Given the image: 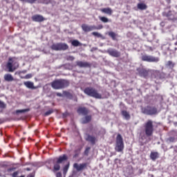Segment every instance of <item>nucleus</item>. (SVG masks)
Listing matches in <instances>:
<instances>
[{
	"mask_svg": "<svg viewBox=\"0 0 177 177\" xmlns=\"http://www.w3.org/2000/svg\"><path fill=\"white\" fill-rule=\"evenodd\" d=\"M68 85V81L64 80H55L51 84V86L54 89H62L63 88H66Z\"/></svg>",
	"mask_w": 177,
	"mask_h": 177,
	"instance_id": "nucleus-1",
	"label": "nucleus"
},
{
	"mask_svg": "<svg viewBox=\"0 0 177 177\" xmlns=\"http://www.w3.org/2000/svg\"><path fill=\"white\" fill-rule=\"evenodd\" d=\"M84 93L91 97H95V99H102V94L97 93V91L92 87H87L84 90Z\"/></svg>",
	"mask_w": 177,
	"mask_h": 177,
	"instance_id": "nucleus-2",
	"label": "nucleus"
},
{
	"mask_svg": "<svg viewBox=\"0 0 177 177\" xmlns=\"http://www.w3.org/2000/svg\"><path fill=\"white\" fill-rule=\"evenodd\" d=\"M116 151L121 152L124 150V141L120 134H118L116 138V146L115 148Z\"/></svg>",
	"mask_w": 177,
	"mask_h": 177,
	"instance_id": "nucleus-3",
	"label": "nucleus"
},
{
	"mask_svg": "<svg viewBox=\"0 0 177 177\" xmlns=\"http://www.w3.org/2000/svg\"><path fill=\"white\" fill-rule=\"evenodd\" d=\"M145 133L147 136H151L154 131L153 128V122L151 120H148L145 124Z\"/></svg>",
	"mask_w": 177,
	"mask_h": 177,
	"instance_id": "nucleus-4",
	"label": "nucleus"
},
{
	"mask_svg": "<svg viewBox=\"0 0 177 177\" xmlns=\"http://www.w3.org/2000/svg\"><path fill=\"white\" fill-rule=\"evenodd\" d=\"M53 50H66L68 49V46L66 44L57 43L51 46Z\"/></svg>",
	"mask_w": 177,
	"mask_h": 177,
	"instance_id": "nucleus-5",
	"label": "nucleus"
},
{
	"mask_svg": "<svg viewBox=\"0 0 177 177\" xmlns=\"http://www.w3.org/2000/svg\"><path fill=\"white\" fill-rule=\"evenodd\" d=\"M143 62H148L149 63H157L160 62V58L151 55H145L142 56Z\"/></svg>",
	"mask_w": 177,
	"mask_h": 177,
	"instance_id": "nucleus-6",
	"label": "nucleus"
},
{
	"mask_svg": "<svg viewBox=\"0 0 177 177\" xmlns=\"http://www.w3.org/2000/svg\"><path fill=\"white\" fill-rule=\"evenodd\" d=\"M19 67V64L17 62L13 63L12 58L9 59V62L7 64V68L10 73H13Z\"/></svg>",
	"mask_w": 177,
	"mask_h": 177,
	"instance_id": "nucleus-7",
	"label": "nucleus"
},
{
	"mask_svg": "<svg viewBox=\"0 0 177 177\" xmlns=\"http://www.w3.org/2000/svg\"><path fill=\"white\" fill-rule=\"evenodd\" d=\"M144 114H147L148 115H153L157 114V109L155 107L147 106L142 110Z\"/></svg>",
	"mask_w": 177,
	"mask_h": 177,
	"instance_id": "nucleus-8",
	"label": "nucleus"
},
{
	"mask_svg": "<svg viewBox=\"0 0 177 177\" xmlns=\"http://www.w3.org/2000/svg\"><path fill=\"white\" fill-rule=\"evenodd\" d=\"M82 28L84 32H89L91 31H93L95 30V25L88 26L87 24H82Z\"/></svg>",
	"mask_w": 177,
	"mask_h": 177,
	"instance_id": "nucleus-9",
	"label": "nucleus"
},
{
	"mask_svg": "<svg viewBox=\"0 0 177 177\" xmlns=\"http://www.w3.org/2000/svg\"><path fill=\"white\" fill-rule=\"evenodd\" d=\"M32 21H36L37 23H41L45 20V18L42 15H35L32 17Z\"/></svg>",
	"mask_w": 177,
	"mask_h": 177,
	"instance_id": "nucleus-10",
	"label": "nucleus"
},
{
	"mask_svg": "<svg viewBox=\"0 0 177 177\" xmlns=\"http://www.w3.org/2000/svg\"><path fill=\"white\" fill-rule=\"evenodd\" d=\"M107 53L110 55V56H113V57H120V53L115 49L109 48L107 50Z\"/></svg>",
	"mask_w": 177,
	"mask_h": 177,
	"instance_id": "nucleus-11",
	"label": "nucleus"
},
{
	"mask_svg": "<svg viewBox=\"0 0 177 177\" xmlns=\"http://www.w3.org/2000/svg\"><path fill=\"white\" fill-rule=\"evenodd\" d=\"M73 167L78 171H82L84 168H86V163H82V164H78V163H75L73 165Z\"/></svg>",
	"mask_w": 177,
	"mask_h": 177,
	"instance_id": "nucleus-12",
	"label": "nucleus"
},
{
	"mask_svg": "<svg viewBox=\"0 0 177 177\" xmlns=\"http://www.w3.org/2000/svg\"><path fill=\"white\" fill-rule=\"evenodd\" d=\"M24 84L25 85V86H26V88H28V89H37V87H35L34 86V82H30V81H28V82H25L24 83Z\"/></svg>",
	"mask_w": 177,
	"mask_h": 177,
	"instance_id": "nucleus-13",
	"label": "nucleus"
},
{
	"mask_svg": "<svg viewBox=\"0 0 177 177\" xmlns=\"http://www.w3.org/2000/svg\"><path fill=\"white\" fill-rule=\"evenodd\" d=\"M78 114H82V115H86L88 114V109L85 107H80L77 109Z\"/></svg>",
	"mask_w": 177,
	"mask_h": 177,
	"instance_id": "nucleus-14",
	"label": "nucleus"
},
{
	"mask_svg": "<svg viewBox=\"0 0 177 177\" xmlns=\"http://www.w3.org/2000/svg\"><path fill=\"white\" fill-rule=\"evenodd\" d=\"M139 74L140 75V77H144V78H146V77H147L149 75V71L146 70V69H140L139 71Z\"/></svg>",
	"mask_w": 177,
	"mask_h": 177,
	"instance_id": "nucleus-15",
	"label": "nucleus"
},
{
	"mask_svg": "<svg viewBox=\"0 0 177 177\" xmlns=\"http://www.w3.org/2000/svg\"><path fill=\"white\" fill-rule=\"evenodd\" d=\"M76 64L79 67H89V63L85 62L79 61L76 62Z\"/></svg>",
	"mask_w": 177,
	"mask_h": 177,
	"instance_id": "nucleus-16",
	"label": "nucleus"
},
{
	"mask_svg": "<svg viewBox=\"0 0 177 177\" xmlns=\"http://www.w3.org/2000/svg\"><path fill=\"white\" fill-rule=\"evenodd\" d=\"M86 140L87 142H90L92 145H95L96 142V138L93 137V136H88Z\"/></svg>",
	"mask_w": 177,
	"mask_h": 177,
	"instance_id": "nucleus-17",
	"label": "nucleus"
},
{
	"mask_svg": "<svg viewBox=\"0 0 177 177\" xmlns=\"http://www.w3.org/2000/svg\"><path fill=\"white\" fill-rule=\"evenodd\" d=\"M67 156L66 155H63L59 157L57 160V163L58 164H62V162H64V161H67Z\"/></svg>",
	"mask_w": 177,
	"mask_h": 177,
	"instance_id": "nucleus-18",
	"label": "nucleus"
},
{
	"mask_svg": "<svg viewBox=\"0 0 177 177\" xmlns=\"http://www.w3.org/2000/svg\"><path fill=\"white\" fill-rule=\"evenodd\" d=\"M4 80H5V81H7L8 82H11L12 81H13L14 78L11 74H6L4 75Z\"/></svg>",
	"mask_w": 177,
	"mask_h": 177,
	"instance_id": "nucleus-19",
	"label": "nucleus"
},
{
	"mask_svg": "<svg viewBox=\"0 0 177 177\" xmlns=\"http://www.w3.org/2000/svg\"><path fill=\"white\" fill-rule=\"evenodd\" d=\"M138 9H140V10H146L147 9V6L145 3H140L137 5Z\"/></svg>",
	"mask_w": 177,
	"mask_h": 177,
	"instance_id": "nucleus-20",
	"label": "nucleus"
},
{
	"mask_svg": "<svg viewBox=\"0 0 177 177\" xmlns=\"http://www.w3.org/2000/svg\"><path fill=\"white\" fill-rule=\"evenodd\" d=\"M150 158L152 159L153 161H156V160L158 158V152H151L150 154Z\"/></svg>",
	"mask_w": 177,
	"mask_h": 177,
	"instance_id": "nucleus-21",
	"label": "nucleus"
},
{
	"mask_svg": "<svg viewBox=\"0 0 177 177\" xmlns=\"http://www.w3.org/2000/svg\"><path fill=\"white\" fill-rule=\"evenodd\" d=\"M122 115H123L124 118H125V120L131 119V115H129V113H128L127 111H122Z\"/></svg>",
	"mask_w": 177,
	"mask_h": 177,
	"instance_id": "nucleus-22",
	"label": "nucleus"
},
{
	"mask_svg": "<svg viewBox=\"0 0 177 177\" xmlns=\"http://www.w3.org/2000/svg\"><path fill=\"white\" fill-rule=\"evenodd\" d=\"M92 120V117L91 115H87L84 118L82 119V124H88L89 121Z\"/></svg>",
	"mask_w": 177,
	"mask_h": 177,
	"instance_id": "nucleus-23",
	"label": "nucleus"
},
{
	"mask_svg": "<svg viewBox=\"0 0 177 177\" xmlns=\"http://www.w3.org/2000/svg\"><path fill=\"white\" fill-rule=\"evenodd\" d=\"M102 12H103V13H106V15H111V13H113V10H111L110 8H103Z\"/></svg>",
	"mask_w": 177,
	"mask_h": 177,
	"instance_id": "nucleus-24",
	"label": "nucleus"
},
{
	"mask_svg": "<svg viewBox=\"0 0 177 177\" xmlns=\"http://www.w3.org/2000/svg\"><path fill=\"white\" fill-rule=\"evenodd\" d=\"M167 66L169 67V68H174V67H175V63L172 62V61H168Z\"/></svg>",
	"mask_w": 177,
	"mask_h": 177,
	"instance_id": "nucleus-25",
	"label": "nucleus"
},
{
	"mask_svg": "<svg viewBox=\"0 0 177 177\" xmlns=\"http://www.w3.org/2000/svg\"><path fill=\"white\" fill-rule=\"evenodd\" d=\"M92 35H94V37H97V38H103V35L97 32H93Z\"/></svg>",
	"mask_w": 177,
	"mask_h": 177,
	"instance_id": "nucleus-26",
	"label": "nucleus"
},
{
	"mask_svg": "<svg viewBox=\"0 0 177 177\" xmlns=\"http://www.w3.org/2000/svg\"><path fill=\"white\" fill-rule=\"evenodd\" d=\"M68 168H70V164L66 165L64 167V169H63L64 175H66V174H67V171H68Z\"/></svg>",
	"mask_w": 177,
	"mask_h": 177,
	"instance_id": "nucleus-27",
	"label": "nucleus"
},
{
	"mask_svg": "<svg viewBox=\"0 0 177 177\" xmlns=\"http://www.w3.org/2000/svg\"><path fill=\"white\" fill-rule=\"evenodd\" d=\"M100 20H101V21L103 23H109V19H107L106 17H101Z\"/></svg>",
	"mask_w": 177,
	"mask_h": 177,
	"instance_id": "nucleus-28",
	"label": "nucleus"
},
{
	"mask_svg": "<svg viewBox=\"0 0 177 177\" xmlns=\"http://www.w3.org/2000/svg\"><path fill=\"white\" fill-rule=\"evenodd\" d=\"M73 46H80V41L78 40L72 41Z\"/></svg>",
	"mask_w": 177,
	"mask_h": 177,
	"instance_id": "nucleus-29",
	"label": "nucleus"
},
{
	"mask_svg": "<svg viewBox=\"0 0 177 177\" xmlns=\"http://www.w3.org/2000/svg\"><path fill=\"white\" fill-rule=\"evenodd\" d=\"M60 163H57L54 165V171H59L60 169Z\"/></svg>",
	"mask_w": 177,
	"mask_h": 177,
	"instance_id": "nucleus-30",
	"label": "nucleus"
},
{
	"mask_svg": "<svg viewBox=\"0 0 177 177\" xmlns=\"http://www.w3.org/2000/svg\"><path fill=\"white\" fill-rule=\"evenodd\" d=\"M109 35L111 37L112 39H115L116 35L114 32H109Z\"/></svg>",
	"mask_w": 177,
	"mask_h": 177,
	"instance_id": "nucleus-31",
	"label": "nucleus"
},
{
	"mask_svg": "<svg viewBox=\"0 0 177 177\" xmlns=\"http://www.w3.org/2000/svg\"><path fill=\"white\" fill-rule=\"evenodd\" d=\"M28 111V109H22V110H17L16 113L17 114H19V113H26Z\"/></svg>",
	"mask_w": 177,
	"mask_h": 177,
	"instance_id": "nucleus-32",
	"label": "nucleus"
},
{
	"mask_svg": "<svg viewBox=\"0 0 177 177\" xmlns=\"http://www.w3.org/2000/svg\"><path fill=\"white\" fill-rule=\"evenodd\" d=\"M169 142H171L172 143H174V142H176V140L175 139L174 137H170L169 139H168Z\"/></svg>",
	"mask_w": 177,
	"mask_h": 177,
	"instance_id": "nucleus-33",
	"label": "nucleus"
},
{
	"mask_svg": "<svg viewBox=\"0 0 177 177\" xmlns=\"http://www.w3.org/2000/svg\"><path fill=\"white\" fill-rule=\"evenodd\" d=\"M89 150H91V147H87L86 150L84 151L85 156H88L89 154Z\"/></svg>",
	"mask_w": 177,
	"mask_h": 177,
	"instance_id": "nucleus-34",
	"label": "nucleus"
},
{
	"mask_svg": "<svg viewBox=\"0 0 177 177\" xmlns=\"http://www.w3.org/2000/svg\"><path fill=\"white\" fill-rule=\"evenodd\" d=\"M81 151V149H77V150H76V151H75V155H74V157L75 158V157H77V156H78V154H80V152Z\"/></svg>",
	"mask_w": 177,
	"mask_h": 177,
	"instance_id": "nucleus-35",
	"label": "nucleus"
},
{
	"mask_svg": "<svg viewBox=\"0 0 177 177\" xmlns=\"http://www.w3.org/2000/svg\"><path fill=\"white\" fill-rule=\"evenodd\" d=\"M102 28H103L102 25H99L98 26H95L94 30H102Z\"/></svg>",
	"mask_w": 177,
	"mask_h": 177,
	"instance_id": "nucleus-36",
	"label": "nucleus"
},
{
	"mask_svg": "<svg viewBox=\"0 0 177 177\" xmlns=\"http://www.w3.org/2000/svg\"><path fill=\"white\" fill-rule=\"evenodd\" d=\"M26 80H30V78H32V74H28L25 76Z\"/></svg>",
	"mask_w": 177,
	"mask_h": 177,
	"instance_id": "nucleus-37",
	"label": "nucleus"
},
{
	"mask_svg": "<svg viewBox=\"0 0 177 177\" xmlns=\"http://www.w3.org/2000/svg\"><path fill=\"white\" fill-rule=\"evenodd\" d=\"M52 113H53V111H52V110L48 111L45 113V115H50V114H52Z\"/></svg>",
	"mask_w": 177,
	"mask_h": 177,
	"instance_id": "nucleus-38",
	"label": "nucleus"
},
{
	"mask_svg": "<svg viewBox=\"0 0 177 177\" xmlns=\"http://www.w3.org/2000/svg\"><path fill=\"white\" fill-rule=\"evenodd\" d=\"M28 3H34L35 2H37V0H26Z\"/></svg>",
	"mask_w": 177,
	"mask_h": 177,
	"instance_id": "nucleus-39",
	"label": "nucleus"
},
{
	"mask_svg": "<svg viewBox=\"0 0 177 177\" xmlns=\"http://www.w3.org/2000/svg\"><path fill=\"white\" fill-rule=\"evenodd\" d=\"M0 107L1 109H3L5 107V104L2 101H0Z\"/></svg>",
	"mask_w": 177,
	"mask_h": 177,
	"instance_id": "nucleus-40",
	"label": "nucleus"
},
{
	"mask_svg": "<svg viewBox=\"0 0 177 177\" xmlns=\"http://www.w3.org/2000/svg\"><path fill=\"white\" fill-rule=\"evenodd\" d=\"M41 3H49V0H40Z\"/></svg>",
	"mask_w": 177,
	"mask_h": 177,
	"instance_id": "nucleus-41",
	"label": "nucleus"
},
{
	"mask_svg": "<svg viewBox=\"0 0 177 177\" xmlns=\"http://www.w3.org/2000/svg\"><path fill=\"white\" fill-rule=\"evenodd\" d=\"M17 175H18L17 171H15V172H14V173L12 174V177H17Z\"/></svg>",
	"mask_w": 177,
	"mask_h": 177,
	"instance_id": "nucleus-42",
	"label": "nucleus"
},
{
	"mask_svg": "<svg viewBox=\"0 0 177 177\" xmlns=\"http://www.w3.org/2000/svg\"><path fill=\"white\" fill-rule=\"evenodd\" d=\"M56 176L57 177H62V173H60V172L57 173Z\"/></svg>",
	"mask_w": 177,
	"mask_h": 177,
	"instance_id": "nucleus-43",
	"label": "nucleus"
},
{
	"mask_svg": "<svg viewBox=\"0 0 177 177\" xmlns=\"http://www.w3.org/2000/svg\"><path fill=\"white\" fill-rule=\"evenodd\" d=\"M165 16H167V17H169V16H171V12H169L167 13V14H165Z\"/></svg>",
	"mask_w": 177,
	"mask_h": 177,
	"instance_id": "nucleus-44",
	"label": "nucleus"
},
{
	"mask_svg": "<svg viewBox=\"0 0 177 177\" xmlns=\"http://www.w3.org/2000/svg\"><path fill=\"white\" fill-rule=\"evenodd\" d=\"M68 60H74V57H73V56H70V57H68Z\"/></svg>",
	"mask_w": 177,
	"mask_h": 177,
	"instance_id": "nucleus-45",
	"label": "nucleus"
},
{
	"mask_svg": "<svg viewBox=\"0 0 177 177\" xmlns=\"http://www.w3.org/2000/svg\"><path fill=\"white\" fill-rule=\"evenodd\" d=\"M57 96H62V93H57Z\"/></svg>",
	"mask_w": 177,
	"mask_h": 177,
	"instance_id": "nucleus-46",
	"label": "nucleus"
},
{
	"mask_svg": "<svg viewBox=\"0 0 177 177\" xmlns=\"http://www.w3.org/2000/svg\"><path fill=\"white\" fill-rule=\"evenodd\" d=\"M28 177H34V176L32 174H30Z\"/></svg>",
	"mask_w": 177,
	"mask_h": 177,
	"instance_id": "nucleus-47",
	"label": "nucleus"
},
{
	"mask_svg": "<svg viewBox=\"0 0 177 177\" xmlns=\"http://www.w3.org/2000/svg\"><path fill=\"white\" fill-rule=\"evenodd\" d=\"M21 1V2H26V0H19Z\"/></svg>",
	"mask_w": 177,
	"mask_h": 177,
	"instance_id": "nucleus-48",
	"label": "nucleus"
},
{
	"mask_svg": "<svg viewBox=\"0 0 177 177\" xmlns=\"http://www.w3.org/2000/svg\"><path fill=\"white\" fill-rule=\"evenodd\" d=\"M175 45H177V41L175 43Z\"/></svg>",
	"mask_w": 177,
	"mask_h": 177,
	"instance_id": "nucleus-49",
	"label": "nucleus"
},
{
	"mask_svg": "<svg viewBox=\"0 0 177 177\" xmlns=\"http://www.w3.org/2000/svg\"><path fill=\"white\" fill-rule=\"evenodd\" d=\"M48 169H50V167H48Z\"/></svg>",
	"mask_w": 177,
	"mask_h": 177,
	"instance_id": "nucleus-50",
	"label": "nucleus"
}]
</instances>
